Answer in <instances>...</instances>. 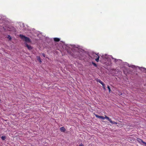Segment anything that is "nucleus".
Instances as JSON below:
<instances>
[{
    "mask_svg": "<svg viewBox=\"0 0 146 146\" xmlns=\"http://www.w3.org/2000/svg\"><path fill=\"white\" fill-rule=\"evenodd\" d=\"M20 36L21 38L23 40H24L26 42H31V40L29 38L25 36L22 35H20Z\"/></svg>",
    "mask_w": 146,
    "mask_h": 146,
    "instance_id": "obj_1",
    "label": "nucleus"
},
{
    "mask_svg": "<svg viewBox=\"0 0 146 146\" xmlns=\"http://www.w3.org/2000/svg\"><path fill=\"white\" fill-rule=\"evenodd\" d=\"M25 44L26 45V46L27 48L29 50H31L33 49V47L31 45H29L27 43H25Z\"/></svg>",
    "mask_w": 146,
    "mask_h": 146,
    "instance_id": "obj_2",
    "label": "nucleus"
},
{
    "mask_svg": "<svg viewBox=\"0 0 146 146\" xmlns=\"http://www.w3.org/2000/svg\"><path fill=\"white\" fill-rule=\"evenodd\" d=\"M137 140L140 143H142L143 144L145 143V142L143 141L142 140L139 138H137Z\"/></svg>",
    "mask_w": 146,
    "mask_h": 146,
    "instance_id": "obj_3",
    "label": "nucleus"
},
{
    "mask_svg": "<svg viewBox=\"0 0 146 146\" xmlns=\"http://www.w3.org/2000/svg\"><path fill=\"white\" fill-rule=\"evenodd\" d=\"M60 130L62 132H64L66 131V129L64 127H63L60 128Z\"/></svg>",
    "mask_w": 146,
    "mask_h": 146,
    "instance_id": "obj_4",
    "label": "nucleus"
},
{
    "mask_svg": "<svg viewBox=\"0 0 146 146\" xmlns=\"http://www.w3.org/2000/svg\"><path fill=\"white\" fill-rule=\"evenodd\" d=\"M96 57H97V58L95 59V60L96 62H98L99 61L100 56L96 54Z\"/></svg>",
    "mask_w": 146,
    "mask_h": 146,
    "instance_id": "obj_5",
    "label": "nucleus"
},
{
    "mask_svg": "<svg viewBox=\"0 0 146 146\" xmlns=\"http://www.w3.org/2000/svg\"><path fill=\"white\" fill-rule=\"evenodd\" d=\"M54 40L55 42H58L60 41V39L57 38H54Z\"/></svg>",
    "mask_w": 146,
    "mask_h": 146,
    "instance_id": "obj_6",
    "label": "nucleus"
},
{
    "mask_svg": "<svg viewBox=\"0 0 146 146\" xmlns=\"http://www.w3.org/2000/svg\"><path fill=\"white\" fill-rule=\"evenodd\" d=\"M105 119H107L109 121H110V120L111 119H110V118L109 117L107 116L106 115H105Z\"/></svg>",
    "mask_w": 146,
    "mask_h": 146,
    "instance_id": "obj_7",
    "label": "nucleus"
},
{
    "mask_svg": "<svg viewBox=\"0 0 146 146\" xmlns=\"http://www.w3.org/2000/svg\"><path fill=\"white\" fill-rule=\"evenodd\" d=\"M6 138V136H3L1 137V139L3 140H4Z\"/></svg>",
    "mask_w": 146,
    "mask_h": 146,
    "instance_id": "obj_8",
    "label": "nucleus"
},
{
    "mask_svg": "<svg viewBox=\"0 0 146 146\" xmlns=\"http://www.w3.org/2000/svg\"><path fill=\"white\" fill-rule=\"evenodd\" d=\"M37 59L40 62H41V61L40 60V56L37 57Z\"/></svg>",
    "mask_w": 146,
    "mask_h": 146,
    "instance_id": "obj_9",
    "label": "nucleus"
},
{
    "mask_svg": "<svg viewBox=\"0 0 146 146\" xmlns=\"http://www.w3.org/2000/svg\"><path fill=\"white\" fill-rule=\"evenodd\" d=\"M95 116H96V117H97V118H101V116H99V115H95Z\"/></svg>",
    "mask_w": 146,
    "mask_h": 146,
    "instance_id": "obj_10",
    "label": "nucleus"
},
{
    "mask_svg": "<svg viewBox=\"0 0 146 146\" xmlns=\"http://www.w3.org/2000/svg\"><path fill=\"white\" fill-rule=\"evenodd\" d=\"M92 64L95 66L96 67L97 66V65L94 62H92Z\"/></svg>",
    "mask_w": 146,
    "mask_h": 146,
    "instance_id": "obj_11",
    "label": "nucleus"
},
{
    "mask_svg": "<svg viewBox=\"0 0 146 146\" xmlns=\"http://www.w3.org/2000/svg\"><path fill=\"white\" fill-rule=\"evenodd\" d=\"M96 81L97 82H99L100 83H102V82L100 79H97V80Z\"/></svg>",
    "mask_w": 146,
    "mask_h": 146,
    "instance_id": "obj_12",
    "label": "nucleus"
},
{
    "mask_svg": "<svg viewBox=\"0 0 146 146\" xmlns=\"http://www.w3.org/2000/svg\"><path fill=\"white\" fill-rule=\"evenodd\" d=\"M107 88L109 90V92H110L111 91V89H110V86H108Z\"/></svg>",
    "mask_w": 146,
    "mask_h": 146,
    "instance_id": "obj_13",
    "label": "nucleus"
},
{
    "mask_svg": "<svg viewBox=\"0 0 146 146\" xmlns=\"http://www.w3.org/2000/svg\"><path fill=\"white\" fill-rule=\"evenodd\" d=\"M7 38H9V40H11V37L10 36H9V35H8V37H7Z\"/></svg>",
    "mask_w": 146,
    "mask_h": 146,
    "instance_id": "obj_14",
    "label": "nucleus"
},
{
    "mask_svg": "<svg viewBox=\"0 0 146 146\" xmlns=\"http://www.w3.org/2000/svg\"><path fill=\"white\" fill-rule=\"evenodd\" d=\"M109 121L112 124H114V123L115 122L113 121H112L111 119Z\"/></svg>",
    "mask_w": 146,
    "mask_h": 146,
    "instance_id": "obj_15",
    "label": "nucleus"
},
{
    "mask_svg": "<svg viewBox=\"0 0 146 146\" xmlns=\"http://www.w3.org/2000/svg\"><path fill=\"white\" fill-rule=\"evenodd\" d=\"M101 119H105V117H104L103 116H101Z\"/></svg>",
    "mask_w": 146,
    "mask_h": 146,
    "instance_id": "obj_16",
    "label": "nucleus"
},
{
    "mask_svg": "<svg viewBox=\"0 0 146 146\" xmlns=\"http://www.w3.org/2000/svg\"><path fill=\"white\" fill-rule=\"evenodd\" d=\"M105 85H104V86H102L103 89L105 90L106 89L105 88Z\"/></svg>",
    "mask_w": 146,
    "mask_h": 146,
    "instance_id": "obj_17",
    "label": "nucleus"
},
{
    "mask_svg": "<svg viewBox=\"0 0 146 146\" xmlns=\"http://www.w3.org/2000/svg\"><path fill=\"white\" fill-rule=\"evenodd\" d=\"M102 85V86H104V85H105L103 83V82H102V83H100Z\"/></svg>",
    "mask_w": 146,
    "mask_h": 146,
    "instance_id": "obj_18",
    "label": "nucleus"
},
{
    "mask_svg": "<svg viewBox=\"0 0 146 146\" xmlns=\"http://www.w3.org/2000/svg\"><path fill=\"white\" fill-rule=\"evenodd\" d=\"M79 146H84V145L82 143H81L79 145Z\"/></svg>",
    "mask_w": 146,
    "mask_h": 146,
    "instance_id": "obj_19",
    "label": "nucleus"
},
{
    "mask_svg": "<svg viewBox=\"0 0 146 146\" xmlns=\"http://www.w3.org/2000/svg\"><path fill=\"white\" fill-rule=\"evenodd\" d=\"M42 55L44 56L45 57V54L44 53H42Z\"/></svg>",
    "mask_w": 146,
    "mask_h": 146,
    "instance_id": "obj_20",
    "label": "nucleus"
},
{
    "mask_svg": "<svg viewBox=\"0 0 146 146\" xmlns=\"http://www.w3.org/2000/svg\"><path fill=\"white\" fill-rule=\"evenodd\" d=\"M114 124H117V123L116 122H114Z\"/></svg>",
    "mask_w": 146,
    "mask_h": 146,
    "instance_id": "obj_21",
    "label": "nucleus"
},
{
    "mask_svg": "<svg viewBox=\"0 0 146 146\" xmlns=\"http://www.w3.org/2000/svg\"><path fill=\"white\" fill-rule=\"evenodd\" d=\"M115 62H116V59H115Z\"/></svg>",
    "mask_w": 146,
    "mask_h": 146,
    "instance_id": "obj_22",
    "label": "nucleus"
},
{
    "mask_svg": "<svg viewBox=\"0 0 146 146\" xmlns=\"http://www.w3.org/2000/svg\"><path fill=\"white\" fill-rule=\"evenodd\" d=\"M144 144H145V145H146V143L145 142V143H144Z\"/></svg>",
    "mask_w": 146,
    "mask_h": 146,
    "instance_id": "obj_23",
    "label": "nucleus"
},
{
    "mask_svg": "<svg viewBox=\"0 0 146 146\" xmlns=\"http://www.w3.org/2000/svg\"><path fill=\"white\" fill-rule=\"evenodd\" d=\"M1 100H0V101Z\"/></svg>",
    "mask_w": 146,
    "mask_h": 146,
    "instance_id": "obj_24",
    "label": "nucleus"
}]
</instances>
